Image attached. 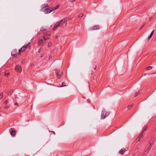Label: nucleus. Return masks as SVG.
<instances>
[{
    "instance_id": "obj_38",
    "label": "nucleus",
    "mask_w": 156,
    "mask_h": 156,
    "mask_svg": "<svg viewBox=\"0 0 156 156\" xmlns=\"http://www.w3.org/2000/svg\"><path fill=\"white\" fill-rule=\"evenodd\" d=\"M132 156H136L135 153H133Z\"/></svg>"
},
{
    "instance_id": "obj_7",
    "label": "nucleus",
    "mask_w": 156,
    "mask_h": 156,
    "mask_svg": "<svg viewBox=\"0 0 156 156\" xmlns=\"http://www.w3.org/2000/svg\"><path fill=\"white\" fill-rule=\"evenodd\" d=\"M55 71L57 78L58 79L60 78V77L62 74V72L60 71L57 70H56Z\"/></svg>"
},
{
    "instance_id": "obj_27",
    "label": "nucleus",
    "mask_w": 156,
    "mask_h": 156,
    "mask_svg": "<svg viewBox=\"0 0 156 156\" xmlns=\"http://www.w3.org/2000/svg\"><path fill=\"white\" fill-rule=\"evenodd\" d=\"M9 75V74L8 73H6V72L5 73V75L6 76H8Z\"/></svg>"
},
{
    "instance_id": "obj_5",
    "label": "nucleus",
    "mask_w": 156,
    "mask_h": 156,
    "mask_svg": "<svg viewBox=\"0 0 156 156\" xmlns=\"http://www.w3.org/2000/svg\"><path fill=\"white\" fill-rule=\"evenodd\" d=\"M45 42L44 39H43L41 37H40L38 39V45L40 46L42 45Z\"/></svg>"
},
{
    "instance_id": "obj_3",
    "label": "nucleus",
    "mask_w": 156,
    "mask_h": 156,
    "mask_svg": "<svg viewBox=\"0 0 156 156\" xmlns=\"http://www.w3.org/2000/svg\"><path fill=\"white\" fill-rule=\"evenodd\" d=\"M109 115V112H106L105 110L102 111L101 112V119H104L106 116Z\"/></svg>"
},
{
    "instance_id": "obj_10",
    "label": "nucleus",
    "mask_w": 156,
    "mask_h": 156,
    "mask_svg": "<svg viewBox=\"0 0 156 156\" xmlns=\"http://www.w3.org/2000/svg\"><path fill=\"white\" fill-rule=\"evenodd\" d=\"M60 26V23L59 22H58L55 24L54 26L53 29V30H55L58 27Z\"/></svg>"
},
{
    "instance_id": "obj_22",
    "label": "nucleus",
    "mask_w": 156,
    "mask_h": 156,
    "mask_svg": "<svg viewBox=\"0 0 156 156\" xmlns=\"http://www.w3.org/2000/svg\"><path fill=\"white\" fill-rule=\"evenodd\" d=\"M133 106V105H131L128 106V109H130Z\"/></svg>"
},
{
    "instance_id": "obj_20",
    "label": "nucleus",
    "mask_w": 156,
    "mask_h": 156,
    "mask_svg": "<svg viewBox=\"0 0 156 156\" xmlns=\"http://www.w3.org/2000/svg\"><path fill=\"white\" fill-rule=\"evenodd\" d=\"M140 91H139L137 92H136L135 93V97L138 94H140Z\"/></svg>"
},
{
    "instance_id": "obj_19",
    "label": "nucleus",
    "mask_w": 156,
    "mask_h": 156,
    "mask_svg": "<svg viewBox=\"0 0 156 156\" xmlns=\"http://www.w3.org/2000/svg\"><path fill=\"white\" fill-rule=\"evenodd\" d=\"M50 36H48L46 37H43V39H44L45 41L46 40H48L50 38Z\"/></svg>"
},
{
    "instance_id": "obj_46",
    "label": "nucleus",
    "mask_w": 156,
    "mask_h": 156,
    "mask_svg": "<svg viewBox=\"0 0 156 156\" xmlns=\"http://www.w3.org/2000/svg\"><path fill=\"white\" fill-rule=\"evenodd\" d=\"M96 67H95L94 69V70H95L96 69Z\"/></svg>"
},
{
    "instance_id": "obj_6",
    "label": "nucleus",
    "mask_w": 156,
    "mask_h": 156,
    "mask_svg": "<svg viewBox=\"0 0 156 156\" xmlns=\"http://www.w3.org/2000/svg\"><path fill=\"white\" fill-rule=\"evenodd\" d=\"M15 70L18 73H21L22 71L21 68L19 64L16 66Z\"/></svg>"
},
{
    "instance_id": "obj_31",
    "label": "nucleus",
    "mask_w": 156,
    "mask_h": 156,
    "mask_svg": "<svg viewBox=\"0 0 156 156\" xmlns=\"http://www.w3.org/2000/svg\"><path fill=\"white\" fill-rule=\"evenodd\" d=\"M76 0H68V2H73L75 1Z\"/></svg>"
},
{
    "instance_id": "obj_18",
    "label": "nucleus",
    "mask_w": 156,
    "mask_h": 156,
    "mask_svg": "<svg viewBox=\"0 0 156 156\" xmlns=\"http://www.w3.org/2000/svg\"><path fill=\"white\" fill-rule=\"evenodd\" d=\"M59 5H56L55 6V7L54 8H52V9H53V10L56 9H58V8L59 7Z\"/></svg>"
},
{
    "instance_id": "obj_41",
    "label": "nucleus",
    "mask_w": 156,
    "mask_h": 156,
    "mask_svg": "<svg viewBox=\"0 0 156 156\" xmlns=\"http://www.w3.org/2000/svg\"><path fill=\"white\" fill-rule=\"evenodd\" d=\"M55 39H57L58 38V36L57 35H56L55 37Z\"/></svg>"
},
{
    "instance_id": "obj_23",
    "label": "nucleus",
    "mask_w": 156,
    "mask_h": 156,
    "mask_svg": "<svg viewBox=\"0 0 156 156\" xmlns=\"http://www.w3.org/2000/svg\"><path fill=\"white\" fill-rule=\"evenodd\" d=\"M64 83H62V85L60 86V87H62L66 86V84H64Z\"/></svg>"
},
{
    "instance_id": "obj_24",
    "label": "nucleus",
    "mask_w": 156,
    "mask_h": 156,
    "mask_svg": "<svg viewBox=\"0 0 156 156\" xmlns=\"http://www.w3.org/2000/svg\"><path fill=\"white\" fill-rule=\"evenodd\" d=\"M152 67L151 66H148L147 67V70H150L152 69Z\"/></svg>"
},
{
    "instance_id": "obj_2",
    "label": "nucleus",
    "mask_w": 156,
    "mask_h": 156,
    "mask_svg": "<svg viewBox=\"0 0 156 156\" xmlns=\"http://www.w3.org/2000/svg\"><path fill=\"white\" fill-rule=\"evenodd\" d=\"M30 42H29L26 45H24L19 50L18 54H20V52H23L26 49L30 48Z\"/></svg>"
},
{
    "instance_id": "obj_15",
    "label": "nucleus",
    "mask_w": 156,
    "mask_h": 156,
    "mask_svg": "<svg viewBox=\"0 0 156 156\" xmlns=\"http://www.w3.org/2000/svg\"><path fill=\"white\" fill-rule=\"evenodd\" d=\"M16 132L15 130H12L11 132H10V134H11L13 136H15L16 135Z\"/></svg>"
},
{
    "instance_id": "obj_28",
    "label": "nucleus",
    "mask_w": 156,
    "mask_h": 156,
    "mask_svg": "<svg viewBox=\"0 0 156 156\" xmlns=\"http://www.w3.org/2000/svg\"><path fill=\"white\" fill-rule=\"evenodd\" d=\"M84 15V14L83 13H81L78 16L79 17H82Z\"/></svg>"
},
{
    "instance_id": "obj_21",
    "label": "nucleus",
    "mask_w": 156,
    "mask_h": 156,
    "mask_svg": "<svg viewBox=\"0 0 156 156\" xmlns=\"http://www.w3.org/2000/svg\"><path fill=\"white\" fill-rule=\"evenodd\" d=\"M52 44V43L51 42H50L48 43V47H50Z\"/></svg>"
},
{
    "instance_id": "obj_4",
    "label": "nucleus",
    "mask_w": 156,
    "mask_h": 156,
    "mask_svg": "<svg viewBox=\"0 0 156 156\" xmlns=\"http://www.w3.org/2000/svg\"><path fill=\"white\" fill-rule=\"evenodd\" d=\"M60 23V26L62 27H66L67 22L65 20L63 19L59 21Z\"/></svg>"
},
{
    "instance_id": "obj_33",
    "label": "nucleus",
    "mask_w": 156,
    "mask_h": 156,
    "mask_svg": "<svg viewBox=\"0 0 156 156\" xmlns=\"http://www.w3.org/2000/svg\"><path fill=\"white\" fill-rule=\"evenodd\" d=\"M145 24L144 23V24L142 26H141V27H140V28H139V30H141L143 27L145 25Z\"/></svg>"
},
{
    "instance_id": "obj_14",
    "label": "nucleus",
    "mask_w": 156,
    "mask_h": 156,
    "mask_svg": "<svg viewBox=\"0 0 156 156\" xmlns=\"http://www.w3.org/2000/svg\"><path fill=\"white\" fill-rule=\"evenodd\" d=\"M125 151L126 150L125 149H121L119 151V153L121 155H123Z\"/></svg>"
},
{
    "instance_id": "obj_13",
    "label": "nucleus",
    "mask_w": 156,
    "mask_h": 156,
    "mask_svg": "<svg viewBox=\"0 0 156 156\" xmlns=\"http://www.w3.org/2000/svg\"><path fill=\"white\" fill-rule=\"evenodd\" d=\"M44 37H46L48 36H50V32H44Z\"/></svg>"
},
{
    "instance_id": "obj_40",
    "label": "nucleus",
    "mask_w": 156,
    "mask_h": 156,
    "mask_svg": "<svg viewBox=\"0 0 156 156\" xmlns=\"http://www.w3.org/2000/svg\"><path fill=\"white\" fill-rule=\"evenodd\" d=\"M51 58H52V56H50L48 58L49 59H51Z\"/></svg>"
},
{
    "instance_id": "obj_36",
    "label": "nucleus",
    "mask_w": 156,
    "mask_h": 156,
    "mask_svg": "<svg viewBox=\"0 0 156 156\" xmlns=\"http://www.w3.org/2000/svg\"><path fill=\"white\" fill-rule=\"evenodd\" d=\"M152 19V17H150L149 18V21H150Z\"/></svg>"
},
{
    "instance_id": "obj_47",
    "label": "nucleus",
    "mask_w": 156,
    "mask_h": 156,
    "mask_svg": "<svg viewBox=\"0 0 156 156\" xmlns=\"http://www.w3.org/2000/svg\"><path fill=\"white\" fill-rule=\"evenodd\" d=\"M155 130H156V127L155 128Z\"/></svg>"
},
{
    "instance_id": "obj_42",
    "label": "nucleus",
    "mask_w": 156,
    "mask_h": 156,
    "mask_svg": "<svg viewBox=\"0 0 156 156\" xmlns=\"http://www.w3.org/2000/svg\"><path fill=\"white\" fill-rule=\"evenodd\" d=\"M18 103H16L15 104H14V105H18Z\"/></svg>"
},
{
    "instance_id": "obj_43",
    "label": "nucleus",
    "mask_w": 156,
    "mask_h": 156,
    "mask_svg": "<svg viewBox=\"0 0 156 156\" xmlns=\"http://www.w3.org/2000/svg\"><path fill=\"white\" fill-rule=\"evenodd\" d=\"M21 63L22 64H23L24 63V62L23 61H22Z\"/></svg>"
},
{
    "instance_id": "obj_44",
    "label": "nucleus",
    "mask_w": 156,
    "mask_h": 156,
    "mask_svg": "<svg viewBox=\"0 0 156 156\" xmlns=\"http://www.w3.org/2000/svg\"><path fill=\"white\" fill-rule=\"evenodd\" d=\"M152 36V35L151 34H150V35L149 36H150V37H151Z\"/></svg>"
},
{
    "instance_id": "obj_37",
    "label": "nucleus",
    "mask_w": 156,
    "mask_h": 156,
    "mask_svg": "<svg viewBox=\"0 0 156 156\" xmlns=\"http://www.w3.org/2000/svg\"><path fill=\"white\" fill-rule=\"evenodd\" d=\"M147 127H145L143 129V132H144V131H145V130L146 129Z\"/></svg>"
},
{
    "instance_id": "obj_16",
    "label": "nucleus",
    "mask_w": 156,
    "mask_h": 156,
    "mask_svg": "<svg viewBox=\"0 0 156 156\" xmlns=\"http://www.w3.org/2000/svg\"><path fill=\"white\" fill-rule=\"evenodd\" d=\"M143 133V132H142L139 135V136H138V137L137 138L136 140H137L138 139V141H140V139L141 138V137L142 136Z\"/></svg>"
},
{
    "instance_id": "obj_45",
    "label": "nucleus",
    "mask_w": 156,
    "mask_h": 156,
    "mask_svg": "<svg viewBox=\"0 0 156 156\" xmlns=\"http://www.w3.org/2000/svg\"><path fill=\"white\" fill-rule=\"evenodd\" d=\"M40 51H41V50H40H40H39V52H40Z\"/></svg>"
},
{
    "instance_id": "obj_17",
    "label": "nucleus",
    "mask_w": 156,
    "mask_h": 156,
    "mask_svg": "<svg viewBox=\"0 0 156 156\" xmlns=\"http://www.w3.org/2000/svg\"><path fill=\"white\" fill-rule=\"evenodd\" d=\"M13 92V91L12 90H9V91H8L7 92V94L9 96H10L12 94Z\"/></svg>"
},
{
    "instance_id": "obj_25",
    "label": "nucleus",
    "mask_w": 156,
    "mask_h": 156,
    "mask_svg": "<svg viewBox=\"0 0 156 156\" xmlns=\"http://www.w3.org/2000/svg\"><path fill=\"white\" fill-rule=\"evenodd\" d=\"M46 30V29L44 28H41V31H45Z\"/></svg>"
},
{
    "instance_id": "obj_35",
    "label": "nucleus",
    "mask_w": 156,
    "mask_h": 156,
    "mask_svg": "<svg viewBox=\"0 0 156 156\" xmlns=\"http://www.w3.org/2000/svg\"><path fill=\"white\" fill-rule=\"evenodd\" d=\"M154 30H152V32H151V34L153 35V33H154Z\"/></svg>"
},
{
    "instance_id": "obj_29",
    "label": "nucleus",
    "mask_w": 156,
    "mask_h": 156,
    "mask_svg": "<svg viewBox=\"0 0 156 156\" xmlns=\"http://www.w3.org/2000/svg\"><path fill=\"white\" fill-rule=\"evenodd\" d=\"M3 93H1L0 94V99H1V98H2V97H3Z\"/></svg>"
},
{
    "instance_id": "obj_9",
    "label": "nucleus",
    "mask_w": 156,
    "mask_h": 156,
    "mask_svg": "<svg viewBox=\"0 0 156 156\" xmlns=\"http://www.w3.org/2000/svg\"><path fill=\"white\" fill-rule=\"evenodd\" d=\"M17 55V51L16 50H13L11 53L12 56L16 57Z\"/></svg>"
},
{
    "instance_id": "obj_1",
    "label": "nucleus",
    "mask_w": 156,
    "mask_h": 156,
    "mask_svg": "<svg viewBox=\"0 0 156 156\" xmlns=\"http://www.w3.org/2000/svg\"><path fill=\"white\" fill-rule=\"evenodd\" d=\"M42 9L43 10L44 13L46 14L49 13L50 12H52L53 10V9H52V8H51L50 9L47 8L44 9L45 8L48 7V5L47 4H44L43 5H42Z\"/></svg>"
},
{
    "instance_id": "obj_11",
    "label": "nucleus",
    "mask_w": 156,
    "mask_h": 156,
    "mask_svg": "<svg viewBox=\"0 0 156 156\" xmlns=\"http://www.w3.org/2000/svg\"><path fill=\"white\" fill-rule=\"evenodd\" d=\"M154 141V139L153 137H152L151 138L150 140L149 141V146L151 147V145L152 144L153 142Z\"/></svg>"
},
{
    "instance_id": "obj_8",
    "label": "nucleus",
    "mask_w": 156,
    "mask_h": 156,
    "mask_svg": "<svg viewBox=\"0 0 156 156\" xmlns=\"http://www.w3.org/2000/svg\"><path fill=\"white\" fill-rule=\"evenodd\" d=\"M151 147L148 146L146 150L145 151L142 156H146L148 152L151 149Z\"/></svg>"
},
{
    "instance_id": "obj_34",
    "label": "nucleus",
    "mask_w": 156,
    "mask_h": 156,
    "mask_svg": "<svg viewBox=\"0 0 156 156\" xmlns=\"http://www.w3.org/2000/svg\"><path fill=\"white\" fill-rule=\"evenodd\" d=\"M151 38V37H150V36H149L148 37V38H147L148 41H149Z\"/></svg>"
},
{
    "instance_id": "obj_32",
    "label": "nucleus",
    "mask_w": 156,
    "mask_h": 156,
    "mask_svg": "<svg viewBox=\"0 0 156 156\" xmlns=\"http://www.w3.org/2000/svg\"><path fill=\"white\" fill-rule=\"evenodd\" d=\"M9 107V105H7L5 107V109H7Z\"/></svg>"
},
{
    "instance_id": "obj_12",
    "label": "nucleus",
    "mask_w": 156,
    "mask_h": 156,
    "mask_svg": "<svg viewBox=\"0 0 156 156\" xmlns=\"http://www.w3.org/2000/svg\"><path fill=\"white\" fill-rule=\"evenodd\" d=\"M99 29V27L98 26H95L91 28L90 30H98Z\"/></svg>"
},
{
    "instance_id": "obj_39",
    "label": "nucleus",
    "mask_w": 156,
    "mask_h": 156,
    "mask_svg": "<svg viewBox=\"0 0 156 156\" xmlns=\"http://www.w3.org/2000/svg\"><path fill=\"white\" fill-rule=\"evenodd\" d=\"M49 131L50 132V131ZM50 132L52 133L54 135L55 134V133L54 131H50Z\"/></svg>"
},
{
    "instance_id": "obj_30",
    "label": "nucleus",
    "mask_w": 156,
    "mask_h": 156,
    "mask_svg": "<svg viewBox=\"0 0 156 156\" xmlns=\"http://www.w3.org/2000/svg\"><path fill=\"white\" fill-rule=\"evenodd\" d=\"M8 103V100H6L4 102V104L5 105H6Z\"/></svg>"
},
{
    "instance_id": "obj_26",
    "label": "nucleus",
    "mask_w": 156,
    "mask_h": 156,
    "mask_svg": "<svg viewBox=\"0 0 156 156\" xmlns=\"http://www.w3.org/2000/svg\"><path fill=\"white\" fill-rule=\"evenodd\" d=\"M139 148H137L135 150V152L134 153H135V154L136 153L139 151Z\"/></svg>"
}]
</instances>
